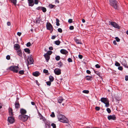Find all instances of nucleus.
I'll return each mask as SVG.
<instances>
[{
	"label": "nucleus",
	"mask_w": 128,
	"mask_h": 128,
	"mask_svg": "<svg viewBox=\"0 0 128 128\" xmlns=\"http://www.w3.org/2000/svg\"><path fill=\"white\" fill-rule=\"evenodd\" d=\"M58 120L62 122L68 123V120L64 115L60 114L58 116Z\"/></svg>",
	"instance_id": "nucleus-1"
},
{
	"label": "nucleus",
	"mask_w": 128,
	"mask_h": 128,
	"mask_svg": "<svg viewBox=\"0 0 128 128\" xmlns=\"http://www.w3.org/2000/svg\"><path fill=\"white\" fill-rule=\"evenodd\" d=\"M110 4L113 6L115 9L118 10V6L117 4V2L115 0H110Z\"/></svg>",
	"instance_id": "nucleus-2"
},
{
	"label": "nucleus",
	"mask_w": 128,
	"mask_h": 128,
	"mask_svg": "<svg viewBox=\"0 0 128 128\" xmlns=\"http://www.w3.org/2000/svg\"><path fill=\"white\" fill-rule=\"evenodd\" d=\"M29 118L28 116L24 114L20 115L19 116V119L24 122L26 121Z\"/></svg>",
	"instance_id": "nucleus-3"
},
{
	"label": "nucleus",
	"mask_w": 128,
	"mask_h": 128,
	"mask_svg": "<svg viewBox=\"0 0 128 128\" xmlns=\"http://www.w3.org/2000/svg\"><path fill=\"white\" fill-rule=\"evenodd\" d=\"M101 101L105 104V106L106 107H108L109 106V102L107 98H102L101 99Z\"/></svg>",
	"instance_id": "nucleus-4"
},
{
	"label": "nucleus",
	"mask_w": 128,
	"mask_h": 128,
	"mask_svg": "<svg viewBox=\"0 0 128 128\" xmlns=\"http://www.w3.org/2000/svg\"><path fill=\"white\" fill-rule=\"evenodd\" d=\"M18 68V66H13L10 67L9 69L14 72L17 73L19 70Z\"/></svg>",
	"instance_id": "nucleus-5"
},
{
	"label": "nucleus",
	"mask_w": 128,
	"mask_h": 128,
	"mask_svg": "<svg viewBox=\"0 0 128 128\" xmlns=\"http://www.w3.org/2000/svg\"><path fill=\"white\" fill-rule=\"evenodd\" d=\"M46 26L47 29L50 30L51 33H52L53 30V28L52 24L50 22H47Z\"/></svg>",
	"instance_id": "nucleus-6"
},
{
	"label": "nucleus",
	"mask_w": 128,
	"mask_h": 128,
	"mask_svg": "<svg viewBox=\"0 0 128 128\" xmlns=\"http://www.w3.org/2000/svg\"><path fill=\"white\" fill-rule=\"evenodd\" d=\"M27 62V65H30L33 64L34 60L31 56L28 57Z\"/></svg>",
	"instance_id": "nucleus-7"
},
{
	"label": "nucleus",
	"mask_w": 128,
	"mask_h": 128,
	"mask_svg": "<svg viewBox=\"0 0 128 128\" xmlns=\"http://www.w3.org/2000/svg\"><path fill=\"white\" fill-rule=\"evenodd\" d=\"M111 25L113 26L114 27L119 29L120 27L119 25L116 23L114 22H109Z\"/></svg>",
	"instance_id": "nucleus-8"
},
{
	"label": "nucleus",
	"mask_w": 128,
	"mask_h": 128,
	"mask_svg": "<svg viewBox=\"0 0 128 128\" xmlns=\"http://www.w3.org/2000/svg\"><path fill=\"white\" fill-rule=\"evenodd\" d=\"M54 72L56 74L59 75L61 74V70L59 68H56L54 70Z\"/></svg>",
	"instance_id": "nucleus-9"
},
{
	"label": "nucleus",
	"mask_w": 128,
	"mask_h": 128,
	"mask_svg": "<svg viewBox=\"0 0 128 128\" xmlns=\"http://www.w3.org/2000/svg\"><path fill=\"white\" fill-rule=\"evenodd\" d=\"M14 118L12 116L9 117L8 118V121L10 124L14 123Z\"/></svg>",
	"instance_id": "nucleus-10"
},
{
	"label": "nucleus",
	"mask_w": 128,
	"mask_h": 128,
	"mask_svg": "<svg viewBox=\"0 0 128 128\" xmlns=\"http://www.w3.org/2000/svg\"><path fill=\"white\" fill-rule=\"evenodd\" d=\"M108 118L109 120H115L116 119V117L114 115H110L108 116Z\"/></svg>",
	"instance_id": "nucleus-11"
},
{
	"label": "nucleus",
	"mask_w": 128,
	"mask_h": 128,
	"mask_svg": "<svg viewBox=\"0 0 128 128\" xmlns=\"http://www.w3.org/2000/svg\"><path fill=\"white\" fill-rule=\"evenodd\" d=\"M29 6H32L34 4V1L33 0H28Z\"/></svg>",
	"instance_id": "nucleus-12"
},
{
	"label": "nucleus",
	"mask_w": 128,
	"mask_h": 128,
	"mask_svg": "<svg viewBox=\"0 0 128 128\" xmlns=\"http://www.w3.org/2000/svg\"><path fill=\"white\" fill-rule=\"evenodd\" d=\"M14 47L15 49L16 50H18L20 49V46L19 45L17 44H15L14 45Z\"/></svg>",
	"instance_id": "nucleus-13"
},
{
	"label": "nucleus",
	"mask_w": 128,
	"mask_h": 128,
	"mask_svg": "<svg viewBox=\"0 0 128 128\" xmlns=\"http://www.w3.org/2000/svg\"><path fill=\"white\" fill-rule=\"evenodd\" d=\"M44 56L46 60V62H48L50 58V56L47 54H46L44 55Z\"/></svg>",
	"instance_id": "nucleus-14"
},
{
	"label": "nucleus",
	"mask_w": 128,
	"mask_h": 128,
	"mask_svg": "<svg viewBox=\"0 0 128 128\" xmlns=\"http://www.w3.org/2000/svg\"><path fill=\"white\" fill-rule=\"evenodd\" d=\"M40 74V73L38 71H36L32 73V75L34 76L37 77L39 76Z\"/></svg>",
	"instance_id": "nucleus-15"
},
{
	"label": "nucleus",
	"mask_w": 128,
	"mask_h": 128,
	"mask_svg": "<svg viewBox=\"0 0 128 128\" xmlns=\"http://www.w3.org/2000/svg\"><path fill=\"white\" fill-rule=\"evenodd\" d=\"M42 21L41 20L37 19L36 20V24L38 26H40L41 25V23Z\"/></svg>",
	"instance_id": "nucleus-16"
},
{
	"label": "nucleus",
	"mask_w": 128,
	"mask_h": 128,
	"mask_svg": "<svg viewBox=\"0 0 128 128\" xmlns=\"http://www.w3.org/2000/svg\"><path fill=\"white\" fill-rule=\"evenodd\" d=\"M60 52L63 54H66L68 53V52L64 49H61L60 50Z\"/></svg>",
	"instance_id": "nucleus-17"
},
{
	"label": "nucleus",
	"mask_w": 128,
	"mask_h": 128,
	"mask_svg": "<svg viewBox=\"0 0 128 128\" xmlns=\"http://www.w3.org/2000/svg\"><path fill=\"white\" fill-rule=\"evenodd\" d=\"M18 54L20 56H22V52L20 49H19L17 50Z\"/></svg>",
	"instance_id": "nucleus-18"
},
{
	"label": "nucleus",
	"mask_w": 128,
	"mask_h": 128,
	"mask_svg": "<svg viewBox=\"0 0 128 128\" xmlns=\"http://www.w3.org/2000/svg\"><path fill=\"white\" fill-rule=\"evenodd\" d=\"M20 113L22 114H26V110L23 109H22L20 110Z\"/></svg>",
	"instance_id": "nucleus-19"
},
{
	"label": "nucleus",
	"mask_w": 128,
	"mask_h": 128,
	"mask_svg": "<svg viewBox=\"0 0 128 128\" xmlns=\"http://www.w3.org/2000/svg\"><path fill=\"white\" fill-rule=\"evenodd\" d=\"M64 99L62 97H60L58 100V102L60 103H61L63 100Z\"/></svg>",
	"instance_id": "nucleus-20"
},
{
	"label": "nucleus",
	"mask_w": 128,
	"mask_h": 128,
	"mask_svg": "<svg viewBox=\"0 0 128 128\" xmlns=\"http://www.w3.org/2000/svg\"><path fill=\"white\" fill-rule=\"evenodd\" d=\"M86 79L87 80H91L92 79V77L91 76H86Z\"/></svg>",
	"instance_id": "nucleus-21"
},
{
	"label": "nucleus",
	"mask_w": 128,
	"mask_h": 128,
	"mask_svg": "<svg viewBox=\"0 0 128 128\" xmlns=\"http://www.w3.org/2000/svg\"><path fill=\"white\" fill-rule=\"evenodd\" d=\"M9 112L10 116L13 115V112L12 109L10 108H9Z\"/></svg>",
	"instance_id": "nucleus-22"
},
{
	"label": "nucleus",
	"mask_w": 128,
	"mask_h": 128,
	"mask_svg": "<svg viewBox=\"0 0 128 128\" xmlns=\"http://www.w3.org/2000/svg\"><path fill=\"white\" fill-rule=\"evenodd\" d=\"M15 105V108H18L20 107V105L19 104L18 102H16Z\"/></svg>",
	"instance_id": "nucleus-23"
},
{
	"label": "nucleus",
	"mask_w": 128,
	"mask_h": 128,
	"mask_svg": "<svg viewBox=\"0 0 128 128\" xmlns=\"http://www.w3.org/2000/svg\"><path fill=\"white\" fill-rule=\"evenodd\" d=\"M10 2L13 3L15 5L16 4L17 2L16 0H11Z\"/></svg>",
	"instance_id": "nucleus-24"
},
{
	"label": "nucleus",
	"mask_w": 128,
	"mask_h": 128,
	"mask_svg": "<svg viewBox=\"0 0 128 128\" xmlns=\"http://www.w3.org/2000/svg\"><path fill=\"white\" fill-rule=\"evenodd\" d=\"M40 116H41V117L40 118V120H43L45 122L46 121V120L42 115L41 114H40Z\"/></svg>",
	"instance_id": "nucleus-25"
},
{
	"label": "nucleus",
	"mask_w": 128,
	"mask_h": 128,
	"mask_svg": "<svg viewBox=\"0 0 128 128\" xmlns=\"http://www.w3.org/2000/svg\"><path fill=\"white\" fill-rule=\"evenodd\" d=\"M49 80L50 81L52 82L54 80V78L52 76H49Z\"/></svg>",
	"instance_id": "nucleus-26"
},
{
	"label": "nucleus",
	"mask_w": 128,
	"mask_h": 128,
	"mask_svg": "<svg viewBox=\"0 0 128 128\" xmlns=\"http://www.w3.org/2000/svg\"><path fill=\"white\" fill-rule=\"evenodd\" d=\"M56 26H59L60 25V23H59V22H60L59 20L58 19L56 18Z\"/></svg>",
	"instance_id": "nucleus-27"
},
{
	"label": "nucleus",
	"mask_w": 128,
	"mask_h": 128,
	"mask_svg": "<svg viewBox=\"0 0 128 128\" xmlns=\"http://www.w3.org/2000/svg\"><path fill=\"white\" fill-rule=\"evenodd\" d=\"M54 42L55 44L57 45H59L60 43V42L59 40H58Z\"/></svg>",
	"instance_id": "nucleus-28"
},
{
	"label": "nucleus",
	"mask_w": 128,
	"mask_h": 128,
	"mask_svg": "<svg viewBox=\"0 0 128 128\" xmlns=\"http://www.w3.org/2000/svg\"><path fill=\"white\" fill-rule=\"evenodd\" d=\"M24 50L26 52H28V54H29L30 52V50L28 48H25L24 49Z\"/></svg>",
	"instance_id": "nucleus-29"
},
{
	"label": "nucleus",
	"mask_w": 128,
	"mask_h": 128,
	"mask_svg": "<svg viewBox=\"0 0 128 128\" xmlns=\"http://www.w3.org/2000/svg\"><path fill=\"white\" fill-rule=\"evenodd\" d=\"M58 67H61L63 65L62 63L60 62H59L58 63Z\"/></svg>",
	"instance_id": "nucleus-30"
},
{
	"label": "nucleus",
	"mask_w": 128,
	"mask_h": 128,
	"mask_svg": "<svg viewBox=\"0 0 128 128\" xmlns=\"http://www.w3.org/2000/svg\"><path fill=\"white\" fill-rule=\"evenodd\" d=\"M75 41L78 44H82V43L80 42V40L78 39H75Z\"/></svg>",
	"instance_id": "nucleus-31"
},
{
	"label": "nucleus",
	"mask_w": 128,
	"mask_h": 128,
	"mask_svg": "<svg viewBox=\"0 0 128 128\" xmlns=\"http://www.w3.org/2000/svg\"><path fill=\"white\" fill-rule=\"evenodd\" d=\"M115 65L116 66H120V64L116 61L115 62Z\"/></svg>",
	"instance_id": "nucleus-32"
},
{
	"label": "nucleus",
	"mask_w": 128,
	"mask_h": 128,
	"mask_svg": "<svg viewBox=\"0 0 128 128\" xmlns=\"http://www.w3.org/2000/svg\"><path fill=\"white\" fill-rule=\"evenodd\" d=\"M41 10H42V11L44 12H45L46 10V8H45L42 7Z\"/></svg>",
	"instance_id": "nucleus-33"
},
{
	"label": "nucleus",
	"mask_w": 128,
	"mask_h": 128,
	"mask_svg": "<svg viewBox=\"0 0 128 128\" xmlns=\"http://www.w3.org/2000/svg\"><path fill=\"white\" fill-rule=\"evenodd\" d=\"M82 92L84 93L88 94L89 93V91L88 90H84Z\"/></svg>",
	"instance_id": "nucleus-34"
},
{
	"label": "nucleus",
	"mask_w": 128,
	"mask_h": 128,
	"mask_svg": "<svg viewBox=\"0 0 128 128\" xmlns=\"http://www.w3.org/2000/svg\"><path fill=\"white\" fill-rule=\"evenodd\" d=\"M19 73L22 74H23L24 73V71L23 70H20L19 72Z\"/></svg>",
	"instance_id": "nucleus-35"
},
{
	"label": "nucleus",
	"mask_w": 128,
	"mask_h": 128,
	"mask_svg": "<svg viewBox=\"0 0 128 128\" xmlns=\"http://www.w3.org/2000/svg\"><path fill=\"white\" fill-rule=\"evenodd\" d=\"M122 65L125 68H128V66L126 63H123Z\"/></svg>",
	"instance_id": "nucleus-36"
},
{
	"label": "nucleus",
	"mask_w": 128,
	"mask_h": 128,
	"mask_svg": "<svg viewBox=\"0 0 128 128\" xmlns=\"http://www.w3.org/2000/svg\"><path fill=\"white\" fill-rule=\"evenodd\" d=\"M51 126H52V128H56V124L54 123H52L51 125Z\"/></svg>",
	"instance_id": "nucleus-37"
},
{
	"label": "nucleus",
	"mask_w": 128,
	"mask_h": 128,
	"mask_svg": "<svg viewBox=\"0 0 128 128\" xmlns=\"http://www.w3.org/2000/svg\"><path fill=\"white\" fill-rule=\"evenodd\" d=\"M118 70L122 71V70L123 68L122 66H120L118 67Z\"/></svg>",
	"instance_id": "nucleus-38"
},
{
	"label": "nucleus",
	"mask_w": 128,
	"mask_h": 128,
	"mask_svg": "<svg viewBox=\"0 0 128 128\" xmlns=\"http://www.w3.org/2000/svg\"><path fill=\"white\" fill-rule=\"evenodd\" d=\"M51 82L48 81L46 82V83L48 86H50L51 84Z\"/></svg>",
	"instance_id": "nucleus-39"
},
{
	"label": "nucleus",
	"mask_w": 128,
	"mask_h": 128,
	"mask_svg": "<svg viewBox=\"0 0 128 128\" xmlns=\"http://www.w3.org/2000/svg\"><path fill=\"white\" fill-rule=\"evenodd\" d=\"M52 51H48L47 52V53H46L47 54H48V55L49 56H50V54H52Z\"/></svg>",
	"instance_id": "nucleus-40"
},
{
	"label": "nucleus",
	"mask_w": 128,
	"mask_h": 128,
	"mask_svg": "<svg viewBox=\"0 0 128 128\" xmlns=\"http://www.w3.org/2000/svg\"><path fill=\"white\" fill-rule=\"evenodd\" d=\"M55 59L57 60H58L60 59V57L59 56H57L56 57Z\"/></svg>",
	"instance_id": "nucleus-41"
},
{
	"label": "nucleus",
	"mask_w": 128,
	"mask_h": 128,
	"mask_svg": "<svg viewBox=\"0 0 128 128\" xmlns=\"http://www.w3.org/2000/svg\"><path fill=\"white\" fill-rule=\"evenodd\" d=\"M106 110L108 113H110L111 112V110L109 108H107L106 109Z\"/></svg>",
	"instance_id": "nucleus-42"
},
{
	"label": "nucleus",
	"mask_w": 128,
	"mask_h": 128,
	"mask_svg": "<svg viewBox=\"0 0 128 128\" xmlns=\"http://www.w3.org/2000/svg\"><path fill=\"white\" fill-rule=\"evenodd\" d=\"M94 72L95 74H96L98 75V76H100V73L98 71H94Z\"/></svg>",
	"instance_id": "nucleus-43"
},
{
	"label": "nucleus",
	"mask_w": 128,
	"mask_h": 128,
	"mask_svg": "<svg viewBox=\"0 0 128 128\" xmlns=\"http://www.w3.org/2000/svg\"><path fill=\"white\" fill-rule=\"evenodd\" d=\"M115 39L117 42H119L120 41V40L118 37H116Z\"/></svg>",
	"instance_id": "nucleus-44"
},
{
	"label": "nucleus",
	"mask_w": 128,
	"mask_h": 128,
	"mask_svg": "<svg viewBox=\"0 0 128 128\" xmlns=\"http://www.w3.org/2000/svg\"><path fill=\"white\" fill-rule=\"evenodd\" d=\"M55 6V5H53L52 4H50L49 5V7L51 8H52L54 6Z\"/></svg>",
	"instance_id": "nucleus-45"
},
{
	"label": "nucleus",
	"mask_w": 128,
	"mask_h": 128,
	"mask_svg": "<svg viewBox=\"0 0 128 128\" xmlns=\"http://www.w3.org/2000/svg\"><path fill=\"white\" fill-rule=\"evenodd\" d=\"M58 32H60V33H62V29L61 28H58Z\"/></svg>",
	"instance_id": "nucleus-46"
},
{
	"label": "nucleus",
	"mask_w": 128,
	"mask_h": 128,
	"mask_svg": "<svg viewBox=\"0 0 128 128\" xmlns=\"http://www.w3.org/2000/svg\"><path fill=\"white\" fill-rule=\"evenodd\" d=\"M68 22L70 23H72V19H70L68 20Z\"/></svg>",
	"instance_id": "nucleus-47"
},
{
	"label": "nucleus",
	"mask_w": 128,
	"mask_h": 128,
	"mask_svg": "<svg viewBox=\"0 0 128 128\" xmlns=\"http://www.w3.org/2000/svg\"><path fill=\"white\" fill-rule=\"evenodd\" d=\"M50 116L52 117H55V115L54 112H52V114L50 115Z\"/></svg>",
	"instance_id": "nucleus-48"
},
{
	"label": "nucleus",
	"mask_w": 128,
	"mask_h": 128,
	"mask_svg": "<svg viewBox=\"0 0 128 128\" xmlns=\"http://www.w3.org/2000/svg\"><path fill=\"white\" fill-rule=\"evenodd\" d=\"M95 109L97 111H98L100 110V108L99 107L96 106L95 108Z\"/></svg>",
	"instance_id": "nucleus-49"
},
{
	"label": "nucleus",
	"mask_w": 128,
	"mask_h": 128,
	"mask_svg": "<svg viewBox=\"0 0 128 128\" xmlns=\"http://www.w3.org/2000/svg\"><path fill=\"white\" fill-rule=\"evenodd\" d=\"M26 46L28 47H29L30 46L31 44L30 42H29L26 44Z\"/></svg>",
	"instance_id": "nucleus-50"
},
{
	"label": "nucleus",
	"mask_w": 128,
	"mask_h": 128,
	"mask_svg": "<svg viewBox=\"0 0 128 128\" xmlns=\"http://www.w3.org/2000/svg\"><path fill=\"white\" fill-rule=\"evenodd\" d=\"M6 58L8 60H9L10 59V56L9 55H7L6 56Z\"/></svg>",
	"instance_id": "nucleus-51"
},
{
	"label": "nucleus",
	"mask_w": 128,
	"mask_h": 128,
	"mask_svg": "<svg viewBox=\"0 0 128 128\" xmlns=\"http://www.w3.org/2000/svg\"><path fill=\"white\" fill-rule=\"evenodd\" d=\"M68 61L69 62H72V59L70 58H68Z\"/></svg>",
	"instance_id": "nucleus-52"
},
{
	"label": "nucleus",
	"mask_w": 128,
	"mask_h": 128,
	"mask_svg": "<svg viewBox=\"0 0 128 128\" xmlns=\"http://www.w3.org/2000/svg\"><path fill=\"white\" fill-rule=\"evenodd\" d=\"M96 67L98 68H99L100 67V66L98 64H96L95 65Z\"/></svg>",
	"instance_id": "nucleus-53"
},
{
	"label": "nucleus",
	"mask_w": 128,
	"mask_h": 128,
	"mask_svg": "<svg viewBox=\"0 0 128 128\" xmlns=\"http://www.w3.org/2000/svg\"><path fill=\"white\" fill-rule=\"evenodd\" d=\"M43 72L44 73H47L48 72V70L46 69H44L43 70Z\"/></svg>",
	"instance_id": "nucleus-54"
},
{
	"label": "nucleus",
	"mask_w": 128,
	"mask_h": 128,
	"mask_svg": "<svg viewBox=\"0 0 128 128\" xmlns=\"http://www.w3.org/2000/svg\"><path fill=\"white\" fill-rule=\"evenodd\" d=\"M38 0H35L34 3L36 4H38Z\"/></svg>",
	"instance_id": "nucleus-55"
},
{
	"label": "nucleus",
	"mask_w": 128,
	"mask_h": 128,
	"mask_svg": "<svg viewBox=\"0 0 128 128\" xmlns=\"http://www.w3.org/2000/svg\"><path fill=\"white\" fill-rule=\"evenodd\" d=\"M74 29V27L73 26H71L70 27V30H73Z\"/></svg>",
	"instance_id": "nucleus-56"
},
{
	"label": "nucleus",
	"mask_w": 128,
	"mask_h": 128,
	"mask_svg": "<svg viewBox=\"0 0 128 128\" xmlns=\"http://www.w3.org/2000/svg\"><path fill=\"white\" fill-rule=\"evenodd\" d=\"M42 7L39 6L36 8V9L38 10H41Z\"/></svg>",
	"instance_id": "nucleus-57"
},
{
	"label": "nucleus",
	"mask_w": 128,
	"mask_h": 128,
	"mask_svg": "<svg viewBox=\"0 0 128 128\" xmlns=\"http://www.w3.org/2000/svg\"><path fill=\"white\" fill-rule=\"evenodd\" d=\"M78 57L80 59H81L82 58V56L81 54H79L78 55Z\"/></svg>",
	"instance_id": "nucleus-58"
},
{
	"label": "nucleus",
	"mask_w": 128,
	"mask_h": 128,
	"mask_svg": "<svg viewBox=\"0 0 128 128\" xmlns=\"http://www.w3.org/2000/svg\"><path fill=\"white\" fill-rule=\"evenodd\" d=\"M17 35L19 36H20L21 35L22 33L20 32H18L17 33Z\"/></svg>",
	"instance_id": "nucleus-59"
},
{
	"label": "nucleus",
	"mask_w": 128,
	"mask_h": 128,
	"mask_svg": "<svg viewBox=\"0 0 128 128\" xmlns=\"http://www.w3.org/2000/svg\"><path fill=\"white\" fill-rule=\"evenodd\" d=\"M56 36H53L52 37V39H54L56 38Z\"/></svg>",
	"instance_id": "nucleus-60"
},
{
	"label": "nucleus",
	"mask_w": 128,
	"mask_h": 128,
	"mask_svg": "<svg viewBox=\"0 0 128 128\" xmlns=\"http://www.w3.org/2000/svg\"><path fill=\"white\" fill-rule=\"evenodd\" d=\"M125 80L126 81H127L128 80V76H125Z\"/></svg>",
	"instance_id": "nucleus-61"
},
{
	"label": "nucleus",
	"mask_w": 128,
	"mask_h": 128,
	"mask_svg": "<svg viewBox=\"0 0 128 128\" xmlns=\"http://www.w3.org/2000/svg\"><path fill=\"white\" fill-rule=\"evenodd\" d=\"M86 72L87 73L89 74H90L91 73L90 71L89 70H87L86 71Z\"/></svg>",
	"instance_id": "nucleus-62"
},
{
	"label": "nucleus",
	"mask_w": 128,
	"mask_h": 128,
	"mask_svg": "<svg viewBox=\"0 0 128 128\" xmlns=\"http://www.w3.org/2000/svg\"><path fill=\"white\" fill-rule=\"evenodd\" d=\"M113 43L114 45H116L117 44L116 42V40H114L113 41Z\"/></svg>",
	"instance_id": "nucleus-63"
},
{
	"label": "nucleus",
	"mask_w": 128,
	"mask_h": 128,
	"mask_svg": "<svg viewBox=\"0 0 128 128\" xmlns=\"http://www.w3.org/2000/svg\"><path fill=\"white\" fill-rule=\"evenodd\" d=\"M7 25L8 26H9L10 25V22H8L7 23Z\"/></svg>",
	"instance_id": "nucleus-64"
}]
</instances>
